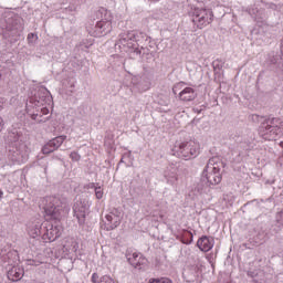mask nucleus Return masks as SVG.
<instances>
[{"label":"nucleus","instance_id":"nucleus-17","mask_svg":"<svg viewBox=\"0 0 283 283\" xmlns=\"http://www.w3.org/2000/svg\"><path fill=\"white\" fill-rule=\"evenodd\" d=\"M120 45H123V48L132 50V52H136V54H140V50H138V42H136V38H122L119 39V48Z\"/></svg>","mask_w":283,"mask_h":283},{"label":"nucleus","instance_id":"nucleus-5","mask_svg":"<svg viewBox=\"0 0 283 283\" xmlns=\"http://www.w3.org/2000/svg\"><path fill=\"white\" fill-rule=\"evenodd\" d=\"M195 29L202 30L213 21V12L208 9H195L191 15Z\"/></svg>","mask_w":283,"mask_h":283},{"label":"nucleus","instance_id":"nucleus-4","mask_svg":"<svg viewBox=\"0 0 283 283\" xmlns=\"http://www.w3.org/2000/svg\"><path fill=\"white\" fill-rule=\"evenodd\" d=\"M200 155V144L195 140L176 143L172 148V156L182 158V160H191Z\"/></svg>","mask_w":283,"mask_h":283},{"label":"nucleus","instance_id":"nucleus-26","mask_svg":"<svg viewBox=\"0 0 283 283\" xmlns=\"http://www.w3.org/2000/svg\"><path fill=\"white\" fill-rule=\"evenodd\" d=\"M96 28H99V30H103V28H107L108 32L112 30V22H97Z\"/></svg>","mask_w":283,"mask_h":283},{"label":"nucleus","instance_id":"nucleus-10","mask_svg":"<svg viewBox=\"0 0 283 283\" xmlns=\"http://www.w3.org/2000/svg\"><path fill=\"white\" fill-rule=\"evenodd\" d=\"M149 87H151V74L143 73L139 78L134 80L133 90L135 92H139V94H143V92H147Z\"/></svg>","mask_w":283,"mask_h":283},{"label":"nucleus","instance_id":"nucleus-28","mask_svg":"<svg viewBox=\"0 0 283 283\" xmlns=\"http://www.w3.org/2000/svg\"><path fill=\"white\" fill-rule=\"evenodd\" d=\"M70 158H72L75 163H78V160H81V155H78L76 151H73L70 154Z\"/></svg>","mask_w":283,"mask_h":283},{"label":"nucleus","instance_id":"nucleus-23","mask_svg":"<svg viewBox=\"0 0 283 283\" xmlns=\"http://www.w3.org/2000/svg\"><path fill=\"white\" fill-rule=\"evenodd\" d=\"M148 283H174L169 277L149 279Z\"/></svg>","mask_w":283,"mask_h":283},{"label":"nucleus","instance_id":"nucleus-13","mask_svg":"<svg viewBox=\"0 0 283 283\" xmlns=\"http://www.w3.org/2000/svg\"><path fill=\"white\" fill-rule=\"evenodd\" d=\"M211 186L209 182L202 178V175L198 182H196L192 187L193 196H205V193H209Z\"/></svg>","mask_w":283,"mask_h":283},{"label":"nucleus","instance_id":"nucleus-16","mask_svg":"<svg viewBox=\"0 0 283 283\" xmlns=\"http://www.w3.org/2000/svg\"><path fill=\"white\" fill-rule=\"evenodd\" d=\"M43 227H45V223H42L41 220H35L29 224V235L31 238H39L40 235H43Z\"/></svg>","mask_w":283,"mask_h":283},{"label":"nucleus","instance_id":"nucleus-29","mask_svg":"<svg viewBox=\"0 0 283 283\" xmlns=\"http://www.w3.org/2000/svg\"><path fill=\"white\" fill-rule=\"evenodd\" d=\"M39 114H40V118L42 116H48V114H50V109L48 107H42Z\"/></svg>","mask_w":283,"mask_h":283},{"label":"nucleus","instance_id":"nucleus-9","mask_svg":"<svg viewBox=\"0 0 283 283\" xmlns=\"http://www.w3.org/2000/svg\"><path fill=\"white\" fill-rule=\"evenodd\" d=\"M282 54V52L271 51L265 60V64L269 67V70L275 72L276 74H283Z\"/></svg>","mask_w":283,"mask_h":283},{"label":"nucleus","instance_id":"nucleus-11","mask_svg":"<svg viewBox=\"0 0 283 283\" xmlns=\"http://www.w3.org/2000/svg\"><path fill=\"white\" fill-rule=\"evenodd\" d=\"M67 139V136L65 135H60L57 137L52 138L49 140L44 147H42V154L48 155V154H53V151H56L63 143Z\"/></svg>","mask_w":283,"mask_h":283},{"label":"nucleus","instance_id":"nucleus-19","mask_svg":"<svg viewBox=\"0 0 283 283\" xmlns=\"http://www.w3.org/2000/svg\"><path fill=\"white\" fill-rule=\"evenodd\" d=\"M8 277L9 280H12V282H17L23 277V270L20 268H12L8 271Z\"/></svg>","mask_w":283,"mask_h":283},{"label":"nucleus","instance_id":"nucleus-31","mask_svg":"<svg viewBox=\"0 0 283 283\" xmlns=\"http://www.w3.org/2000/svg\"><path fill=\"white\" fill-rule=\"evenodd\" d=\"M88 188H90V189H94V190L96 191V184L91 182V184L88 185Z\"/></svg>","mask_w":283,"mask_h":283},{"label":"nucleus","instance_id":"nucleus-6","mask_svg":"<svg viewBox=\"0 0 283 283\" xmlns=\"http://www.w3.org/2000/svg\"><path fill=\"white\" fill-rule=\"evenodd\" d=\"M90 212V202H87L86 199H75V202L73 205V213L76 218L80 227L85 226V218L87 217V213Z\"/></svg>","mask_w":283,"mask_h":283},{"label":"nucleus","instance_id":"nucleus-33","mask_svg":"<svg viewBox=\"0 0 283 283\" xmlns=\"http://www.w3.org/2000/svg\"><path fill=\"white\" fill-rule=\"evenodd\" d=\"M3 129V118L0 117V132Z\"/></svg>","mask_w":283,"mask_h":283},{"label":"nucleus","instance_id":"nucleus-35","mask_svg":"<svg viewBox=\"0 0 283 283\" xmlns=\"http://www.w3.org/2000/svg\"><path fill=\"white\" fill-rule=\"evenodd\" d=\"M27 114H30V104H27Z\"/></svg>","mask_w":283,"mask_h":283},{"label":"nucleus","instance_id":"nucleus-12","mask_svg":"<svg viewBox=\"0 0 283 283\" xmlns=\"http://www.w3.org/2000/svg\"><path fill=\"white\" fill-rule=\"evenodd\" d=\"M126 259L129 265L134 266V269H140V266H145V264H147L145 256L137 252H126Z\"/></svg>","mask_w":283,"mask_h":283},{"label":"nucleus","instance_id":"nucleus-1","mask_svg":"<svg viewBox=\"0 0 283 283\" xmlns=\"http://www.w3.org/2000/svg\"><path fill=\"white\" fill-rule=\"evenodd\" d=\"M44 202V213L50 218V220H54V223L49 221L44 222L42 240H45L46 242H54L61 238V231H63V228L59 223L61 222V219L65 218V216L70 213V206L65 199H61L59 197H46Z\"/></svg>","mask_w":283,"mask_h":283},{"label":"nucleus","instance_id":"nucleus-25","mask_svg":"<svg viewBox=\"0 0 283 283\" xmlns=\"http://www.w3.org/2000/svg\"><path fill=\"white\" fill-rule=\"evenodd\" d=\"M32 120H36L38 123H48L50 120V117H44L43 119H36L39 116H41L39 113L30 114Z\"/></svg>","mask_w":283,"mask_h":283},{"label":"nucleus","instance_id":"nucleus-22","mask_svg":"<svg viewBox=\"0 0 283 283\" xmlns=\"http://www.w3.org/2000/svg\"><path fill=\"white\" fill-rule=\"evenodd\" d=\"M193 242V233L191 231L185 230V233L181 238V243L182 244H191Z\"/></svg>","mask_w":283,"mask_h":283},{"label":"nucleus","instance_id":"nucleus-27","mask_svg":"<svg viewBox=\"0 0 283 283\" xmlns=\"http://www.w3.org/2000/svg\"><path fill=\"white\" fill-rule=\"evenodd\" d=\"M95 196H96L97 200H102V198H103V188H101V186L95 188Z\"/></svg>","mask_w":283,"mask_h":283},{"label":"nucleus","instance_id":"nucleus-39","mask_svg":"<svg viewBox=\"0 0 283 283\" xmlns=\"http://www.w3.org/2000/svg\"><path fill=\"white\" fill-rule=\"evenodd\" d=\"M120 163H123V159H120L119 165H120Z\"/></svg>","mask_w":283,"mask_h":283},{"label":"nucleus","instance_id":"nucleus-34","mask_svg":"<svg viewBox=\"0 0 283 283\" xmlns=\"http://www.w3.org/2000/svg\"><path fill=\"white\" fill-rule=\"evenodd\" d=\"M281 54H283V38L281 40Z\"/></svg>","mask_w":283,"mask_h":283},{"label":"nucleus","instance_id":"nucleus-21","mask_svg":"<svg viewBox=\"0 0 283 283\" xmlns=\"http://www.w3.org/2000/svg\"><path fill=\"white\" fill-rule=\"evenodd\" d=\"M91 282L92 283H116V281H114V279H112L109 275H103L99 279L98 273L92 274Z\"/></svg>","mask_w":283,"mask_h":283},{"label":"nucleus","instance_id":"nucleus-2","mask_svg":"<svg viewBox=\"0 0 283 283\" xmlns=\"http://www.w3.org/2000/svg\"><path fill=\"white\" fill-rule=\"evenodd\" d=\"M252 123H260V132L265 140H275L277 136H282V123L277 117L262 116L258 114L251 115Z\"/></svg>","mask_w":283,"mask_h":283},{"label":"nucleus","instance_id":"nucleus-18","mask_svg":"<svg viewBox=\"0 0 283 283\" xmlns=\"http://www.w3.org/2000/svg\"><path fill=\"white\" fill-rule=\"evenodd\" d=\"M164 178L169 185H176L178 182V168L175 166L167 168L164 172Z\"/></svg>","mask_w":283,"mask_h":283},{"label":"nucleus","instance_id":"nucleus-38","mask_svg":"<svg viewBox=\"0 0 283 283\" xmlns=\"http://www.w3.org/2000/svg\"><path fill=\"white\" fill-rule=\"evenodd\" d=\"M29 36H34V33L29 34Z\"/></svg>","mask_w":283,"mask_h":283},{"label":"nucleus","instance_id":"nucleus-8","mask_svg":"<svg viewBox=\"0 0 283 283\" xmlns=\"http://www.w3.org/2000/svg\"><path fill=\"white\" fill-rule=\"evenodd\" d=\"M120 213V209L113 208L109 213L105 216L102 229H104V231H114V229H118V227H120V222L123 221Z\"/></svg>","mask_w":283,"mask_h":283},{"label":"nucleus","instance_id":"nucleus-36","mask_svg":"<svg viewBox=\"0 0 283 283\" xmlns=\"http://www.w3.org/2000/svg\"><path fill=\"white\" fill-rule=\"evenodd\" d=\"M3 198V190L0 189V200Z\"/></svg>","mask_w":283,"mask_h":283},{"label":"nucleus","instance_id":"nucleus-14","mask_svg":"<svg viewBox=\"0 0 283 283\" xmlns=\"http://www.w3.org/2000/svg\"><path fill=\"white\" fill-rule=\"evenodd\" d=\"M213 244H216L213 237L202 235L197 241L198 249L203 253H209L213 249Z\"/></svg>","mask_w":283,"mask_h":283},{"label":"nucleus","instance_id":"nucleus-30","mask_svg":"<svg viewBox=\"0 0 283 283\" xmlns=\"http://www.w3.org/2000/svg\"><path fill=\"white\" fill-rule=\"evenodd\" d=\"M27 264H28L29 266H36V265H38V264H36V261H34V260H32V259L27 260Z\"/></svg>","mask_w":283,"mask_h":283},{"label":"nucleus","instance_id":"nucleus-20","mask_svg":"<svg viewBox=\"0 0 283 283\" xmlns=\"http://www.w3.org/2000/svg\"><path fill=\"white\" fill-rule=\"evenodd\" d=\"M62 85H63L64 90H67V92H70V94H72L74 92V87H76V78H74V76L64 78L62 81Z\"/></svg>","mask_w":283,"mask_h":283},{"label":"nucleus","instance_id":"nucleus-40","mask_svg":"<svg viewBox=\"0 0 283 283\" xmlns=\"http://www.w3.org/2000/svg\"><path fill=\"white\" fill-rule=\"evenodd\" d=\"M282 147H283V143H282Z\"/></svg>","mask_w":283,"mask_h":283},{"label":"nucleus","instance_id":"nucleus-32","mask_svg":"<svg viewBox=\"0 0 283 283\" xmlns=\"http://www.w3.org/2000/svg\"><path fill=\"white\" fill-rule=\"evenodd\" d=\"M92 45H94V40L93 39L90 40L88 44H85V48H90Z\"/></svg>","mask_w":283,"mask_h":283},{"label":"nucleus","instance_id":"nucleus-3","mask_svg":"<svg viewBox=\"0 0 283 283\" xmlns=\"http://www.w3.org/2000/svg\"><path fill=\"white\" fill-rule=\"evenodd\" d=\"M224 163H222L218 157H212L208 160L201 176L208 181L210 187L220 185L222 182V168Z\"/></svg>","mask_w":283,"mask_h":283},{"label":"nucleus","instance_id":"nucleus-7","mask_svg":"<svg viewBox=\"0 0 283 283\" xmlns=\"http://www.w3.org/2000/svg\"><path fill=\"white\" fill-rule=\"evenodd\" d=\"M182 85H185V83L181 82L172 86L174 96H176V98H179V101H182L184 103L196 101V96H198V94H196V90H193L192 87H185L182 90Z\"/></svg>","mask_w":283,"mask_h":283},{"label":"nucleus","instance_id":"nucleus-15","mask_svg":"<svg viewBox=\"0 0 283 283\" xmlns=\"http://www.w3.org/2000/svg\"><path fill=\"white\" fill-rule=\"evenodd\" d=\"M50 96V91L45 87H40L38 92L35 93L34 97H31L29 99V103L31 105H43L45 103V99Z\"/></svg>","mask_w":283,"mask_h":283},{"label":"nucleus","instance_id":"nucleus-37","mask_svg":"<svg viewBox=\"0 0 283 283\" xmlns=\"http://www.w3.org/2000/svg\"><path fill=\"white\" fill-rule=\"evenodd\" d=\"M34 283H44L43 281H35Z\"/></svg>","mask_w":283,"mask_h":283},{"label":"nucleus","instance_id":"nucleus-24","mask_svg":"<svg viewBox=\"0 0 283 283\" xmlns=\"http://www.w3.org/2000/svg\"><path fill=\"white\" fill-rule=\"evenodd\" d=\"M212 67L216 73H218V71L222 70V67H224V62L220 61V60H214L212 62Z\"/></svg>","mask_w":283,"mask_h":283}]
</instances>
